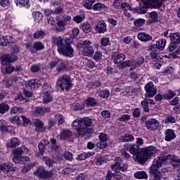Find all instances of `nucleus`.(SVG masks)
Segmentation results:
<instances>
[{
	"mask_svg": "<svg viewBox=\"0 0 180 180\" xmlns=\"http://www.w3.org/2000/svg\"><path fill=\"white\" fill-rule=\"evenodd\" d=\"M164 0H155V1L153 3V7L157 8L158 9H160V11H163L162 8V1Z\"/></svg>",
	"mask_w": 180,
	"mask_h": 180,
	"instance_id": "obj_47",
	"label": "nucleus"
},
{
	"mask_svg": "<svg viewBox=\"0 0 180 180\" xmlns=\"http://www.w3.org/2000/svg\"><path fill=\"white\" fill-rule=\"evenodd\" d=\"M134 177L137 178V179H147L148 178V175L144 171L137 172L134 174Z\"/></svg>",
	"mask_w": 180,
	"mask_h": 180,
	"instance_id": "obj_34",
	"label": "nucleus"
},
{
	"mask_svg": "<svg viewBox=\"0 0 180 180\" xmlns=\"http://www.w3.org/2000/svg\"><path fill=\"white\" fill-rule=\"evenodd\" d=\"M40 82H37L36 80L32 79L28 82V86L32 89H34V88H40Z\"/></svg>",
	"mask_w": 180,
	"mask_h": 180,
	"instance_id": "obj_36",
	"label": "nucleus"
},
{
	"mask_svg": "<svg viewBox=\"0 0 180 180\" xmlns=\"http://www.w3.org/2000/svg\"><path fill=\"white\" fill-rule=\"evenodd\" d=\"M169 38L171 39L172 43H174L176 44H179V32H176L169 34Z\"/></svg>",
	"mask_w": 180,
	"mask_h": 180,
	"instance_id": "obj_31",
	"label": "nucleus"
},
{
	"mask_svg": "<svg viewBox=\"0 0 180 180\" xmlns=\"http://www.w3.org/2000/svg\"><path fill=\"white\" fill-rule=\"evenodd\" d=\"M86 106H95L96 105V100L92 97H89L84 101Z\"/></svg>",
	"mask_w": 180,
	"mask_h": 180,
	"instance_id": "obj_38",
	"label": "nucleus"
},
{
	"mask_svg": "<svg viewBox=\"0 0 180 180\" xmlns=\"http://www.w3.org/2000/svg\"><path fill=\"white\" fill-rule=\"evenodd\" d=\"M120 140L122 141V143H127L129 141H133V140H134V136H133V135H130L129 134H127L125 136H121Z\"/></svg>",
	"mask_w": 180,
	"mask_h": 180,
	"instance_id": "obj_37",
	"label": "nucleus"
},
{
	"mask_svg": "<svg viewBox=\"0 0 180 180\" xmlns=\"http://www.w3.org/2000/svg\"><path fill=\"white\" fill-rule=\"evenodd\" d=\"M148 51H150V55L153 60H157L158 58V55L160 54V51H158L155 44H152L148 47Z\"/></svg>",
	"mask_w": 180,
	"mask_h": 180,
	"instance_id": "obj_18",
	"label": "nucleus"
},
{
	"mask_svg": "<svg viewBox=\"0 0 180 180\" xmlns=\"http://www.w3.org/2000/svg\"><path fill=\"white\" fill-rule=\"evenodd\" d=\"M85 19V14H83L82 16L81 15H76L74 17L73 20L76 22V23H81Z\"/></svg>",
	"mask_w": 180,
	"mask_h": 180,
	"instance_id": "obj_56",
	"label": "nucleus"
},
{
	"mask_svg": "<svg viewBox=\"0 0 180 180\" xmlns=\"http://www.w3.org/2000/svg\"><path fill=\"white\" fill-rule=\"evenodd\" d=\"M121 9L123 11L129 10L131 11V6H130V4H127V2H122L121 4Z\"/></svg>",
	"mask_w": 180,
	"mask_h": 180,
	"instance_id": "obj_61",
	"label": "nucleus"
},
{
	"mask_svg": "<svg viewBox=\"0 0 180 180\" xmlns=\"http://www.w3.org/2000/svg\"><path fill=\"white\" fill-rule=\"evenodd\" d=\"M51 43L53 46H57L58 53L65 57H72L74 49L71 47L72 39L67 38L64 40L63 37L53 36L51 37Z\"/></svg>",
	"mask_w": 180,
	"mask_h": 180,
	"instance_id": "obj_2",
	"label": "nucleus"
},
{
	"mask_svg": "<svg viewBox=\"0 0 180 180\" xmlns=\"http://www.w3.org/2000/svg\"><path fill=\"white\" fill-rule=\"evenodd\" d=\"M112 58L113 60V63L115 64H123V61H124L126 58V55L123 53H115L112 56Z\"/></svg>",
	"mask_w": 180,
	"mask_h": 180,
	"instance_id": "obj_16",
	"label": "nucleus"
},
{
	"mask_svg": "<svg viewBox=\"0 0 180 180\" xmlns=\"http://www.w3.org/2000/svg\"><path fill=\"white\" fill-rule=\"evenodd\" d=\"M9 121L11 123H14L15 124H20V118L18 116H14L13 117H10Z\"/></svg>",
	"mask_w": 180,
	"mask_h": 180,
	"instance_id": "obj_55",
	"label": "nucleus"
},
{
	"mask_svg": "<svg viewBox=\"0 0 180 180\" xmlns=\"http://www.w3.org/2000/svg\"><path fill=\"white\" fill-rule=\"evenodd\" d=\"M72 136V133L68 129H63L60 134V140H65V139H70Z\"/></svg>",
	"mask_w": 180,
	"mask_h": 180,
	"instance_id": "obj_24",
	"label": "nucleus"
},
{
	"mask_svg": "<svg viewBox=\"0 0 180 180\" xmlns=\"http://www.w3.org/2000/svg\"><path fill=\"white\" fill-rule=\"evenodd\" d=\"M33 123L36 127H38V129H41V131H44V128H43V126H44V124L39 119L34 120Z\"/></svg>",
	"mask_w": 180,
	"mask_h": 180,
	"instance_id": "obj_42",
	"label": "nucleus"
},
{
	"mask_svg": "<svg viewBox=\"0 0 180 180\" xmlns=\"http://www.w3.org/2000/svg\"><path fill=\"white\" fill-rule=\"evenodd\" d=\"M118 68H121L123 70V68H126V67H132V68L134 70L135 68H137L139 67L137 65L136 62L130 61V60H125L122 63L119 64L117 65Z\"/></svg>",
	"mask_w": 180,
	"mask_h": 180,
	"instance_id": "obj_19",
	"label": "nucleus"
},
{
	"mask_svg": "<svg viewBox=\"0 0 180 180\" xmlns=\"http://www.w3.org/2000/svg\"><path fill=\"white\" fill-rule=\"evenodd\" d=\"M109 95H110V92H109L108 89H104L101 91L99 94V96H101V98H103L105 99L107 98H109Z\"/></svg>",
	"mask_w": 180,
	"mask_h": 180,
	"instance_id": "obj_51",
	"label": "nucleus"
},
{
	"mask_svg": "<svg viewBox=\"0 0 180 180\" xmlns=\"http://www.w3.org/2000/svg\"><path fill=\"white\" fill-rule=\"evenodd\" d=\"M79 34V30L78 28H74L72 30V36L69 39H72V42L74 41V39L77 38V36Z\"/></svg>",
	"mask_w": 180,
	"mask_h": 180,
	"instance_id": "obj_58",
	"label": "nucleus"
},
{
	"mask_svg": "<svg viewBox=\"0 0 180 180\" xmlns=\"http://www.w3.org/2000/svg\"><path fill=\"white\" fill-rule=\"evenodd\" d=\"M104 8H106V6L103 4L101 3L95 4L92 7L94 11H102Z\"/></svg>",
	"mask_w": 180,
	"mask_h": 180,
	"instance_id": "obj_48",
	"label": "nucleus"
},
{
	"mask_svg": "<svg viewBox=\"0 0 180 180\" xmlns=\"http://www.w3.org/2000/svg\"><path fill=\"white\" fill-rule=\"evenodd\" d=\"M72 88V80L71 77L68 75H63L58 77L56 82V89L61 92L65 89V91H70V89Z\"/></svg>",
	"mask_w": 180,
	"mask_h": 180,
	"instance_id": "obj_4",
	"label": "nucleus"
},
{
	"mask_svg": "<svg viewBox=\"0 0 180 180\" xmlns=\"http://www.w3.org/2000/svg\"><path fill=\"white\" fill-rule=\"evenodd\" d=\"M144 112H149L150 109H148V101H147V98H146L144 101H141V103Z\"/></svg>",
	"mask_w": 180,
	"mask_h": 180,
	"instance_id": "obj_53",
	"label": "nucleus"
},
{
	"mask_svg": "<svg viewBox=\"0 0 180 180\" xmlns=\"http://www.w3.org/2000/svg\"><path fill=\"white\" fill-rule=\"evenodd\" d=\"M3 169V172H15L16 171V167H12V164L5 163L1 165Z\"/></svg>",
	"mask_w": 180,
	"mask_h": 180,
	"instance_id": "obj_28",
	"label": "nucleus"
},
{
	"mask_svg": "<svg viewBox=\"0 0 180 180\" xmlns=\"http://www.w3.org/2000/svg\"><path fill=\"white\" fill-rule=\"evenodd\" d=\"M137 37L139 40H141V41H145V43H146V41L153 40V37L146 32L139 33Z\"/></svg>",
	"mask_w": 180,
	"mask_h": 180,
	"instance_id": "obj_20",
	"label": "nucleus"
},
{
	"mask_svg": "<svg viewBox=\"0 0 180 180\" xmlns=\"http://www.w3.org/2000/svg\"><path fill=\"white\" fill-rule=\"evenodd\" d=\"M144 23H146V20L143 18L136 19L134 22L136 29H139L141 26H144Z\"/></svg>",
	"mask_w": 180,
	"mask_h": 180,
	"instance_id": "obj_35",
	"label": "nucleus"
},
{
	"mask_svg": "<svg viewBox=\"0 0 180 180\" xmlns=\"http://www.w3.org/2000/svg\"><path fill=\"white\" fill-rule=\"evenodd\" d=\"M16 61L15 56H11L9 54H6L1 57V64L3 65H6L9 63H15Z\"/></svg>",
	"mask_w": 180,
	"mask_h": 180,
	"instance_id": "obj_15",
	"label": "nucleus"
},
{
	"mask_svg": "<svg viewBox=\"0 0 180 180\" xmlns=\"http://www.w3.org/2000/svg\"><path fill=\"white\" fill-rule=\"evenodd\" d=\"M30 0H18L17 5H21V6H24L25 8H29L30 6L29 5Z\"/></svg>",
	"mask_w": 180,
	"mask_h": 180,
	"instance_id": "obj_50",
	"label": "nucleus"
},
{
	"mask_svg": "<svg viewBox=\"0 0 180 180\" xmlns=\"http://www.w3.org/2000/svg\"><path fill=\"white\" fill-rule=\"evenodd\" d=\"M129 151L134 155V160L138 162H143V148H140L139 145H131L129 147Z\"/></svg>",
	"mask_w": 180,
	"mask_h": 180,
	"instance_id": "obj_5",
	"label": "nucleus"
},
{
	"mask_svg": "<svg viewBox=\"0 0 180 180\" xmlns=\"http://www.w3.org/2000/svg\"><path fill=\"white\" fill-rule=\"evenodd\" d=\"M92 44V42H91L90 40L86 39L85 41H81L79 44H78V47L79 49H88V47H91V45Z\"/></svg>",
	"mask_w": 180,
	"mask_h": 180,
	"instance_id": "obj_30",
	"label": "nucleus"
},
{
	"mask_svg": "<svg viewBox=\"0 0 180 180\" xmlns=\"http://www.w3.org/2000/svg\"><path fill=\"white\" fill-rule=\"evenodd\" d=\"M33 18L37 23H39L40 20H41L43 18V14L40 12L34 13Z\"/></svg>",
	"mask_w": 180,
	"mask_h": 180,
	"instance_id": "obj_49",
	"label": "nucleus"
},
{
	"mask_svg": "<svg viewBox=\"0 0 180 180\" xmlns=\"http://www.w3.org/2000/svg\"><path fill=\"white\" fill-rule=\"evenodd\" d=\"M7 127H8L6 126V122H5V120H0V131H1V133H4V131H6Z\"/></svg>",
	"mask_w": 180,
	"mask_h": 180,
	"instance_id": "obj_54",
	"label": "nucleus"
},
{
	"mask_svg": "<svg viewBox=\"0 0 180 180\" xmlns=\"http://www.w3.org/2000/svg\"><path fill=\"white\" fill-rule=\"evenodd\" d=\"M64 158L67 161H72L73 160V155L70 151L65 152Z\"/></svg>",
	"mask_w": 180,
	"mask_h": 180,
	"instance_id": "obj_57",
	"label": "nucleus"
},
{
	"mask_svg": "<svg viewBox=\"0 0 180 180\" xmlns=\"http://www.w3.org/2000/svg\"><path fill=\"white\" fill-rule=\"evenodd\" d=\"M175 95V93L172 90H169L167 94H164V98L165 99L169 100L172 99Z\"/></svg>",
	"mask_w": 180,
	"mask_h": 180,
	"instance_id": "obj_52",
	"label": "nucleus"
},
{
	"mask_svg": "<svg viewBox=\"0 0 180 180\" xmlns=\"http://www.w3.org/2000/svg\"><path fill=\"white\" fill-rule=\"evenodd\" d=\"M165 134V139L166 140V141H171V140H174V139L176 137V135H175V132H174V130L172 129H167Z\"/></svg>",
	"mask_w": 180,
	"mask_h": 180,
	"instance_id": "obj_21",
	"label": "nucleus"
},
{
	"mask_svg": "<svg viewBox=\"0 0 180 180\" xmlns=\"http://www.w3.org/2000/svg\"><path fill=\"white\" fill-rule=\"evenodd\" d=\"M42 161H44L46 165L48 167H53V165L54 164V160L46 156L43 157Z\"/></svg>",
	"mask_w": 180,
	"mask_h": 180,
	"instance_id": "obj_44",
	"label": "nucleus"
},
{
	"mask_svg": "<svg viewBox=\"0 0 180 180\" xmlns=\"http://www.w3.org/2000/svg\"><path fill=\"white\" fill-rule=\"evenodd\" d=\"M12 37L8 36V37H3L0 39V46H11L12 44Z\"/></svg>",
	"mask_w": 180,
	"mask_h": 180,
	"instance_id": "obj_22",
	"label": "nucleus"
},
{
	"mask_svg": "<svg viewBox=\"0 0 180 180\" xmlns=\"http://www.w3.org/2000/svg\"><path fill=\"white\" fill-rule=\"evenodd\" d=\"M11 115H16V113H23V109L14 106L11 108Z\"/></svg>",
	"mask_w": 180,
	"mask_h": 180,
	"instance_id": "obj_45",
	"label": "nucleus"
},
{
	"mask_svg": "<svg viewBox=\"0 0 180 180\" xmlns=\"http://www.w3.org/2000/svg\"><path fill=\"white\" fill-rule=\"evenodd\" d=\"M33 174L40 179H50V178H53L54 175L52 171H47L43 167H38Z\"/></svg>",
	"mask_w": 180,
	"mask_h": 180,
	"instance_id": "obj_6",
	"label": "nucleus"
},
{
	"mask_svg": "<svg viewBox=\"0 0 180 180\" xmlns=\"http://www.w3.org/2000/svg\"><path fill=\"white\" fill-rule=\"evenodd\" d=\"M94 122H95V120L86 117L73 121L72 126L75 127L79 137L86 138L95 133L94 128H89L95 126Z\"/></svg>",
	"mask_w": 180,
	"mask_h": 180,
	"instance_id": "obj_1",
	"label": "nucleus"
},
{
	"mask_svg": "<svg viewBox=\"0 0 180 180\" xmlns=\"http://www.w3.org/2000/svg\"><path fill=\"white\" fill-rule=\"evenodd\" d=\"M146 98H153L157 95V87L154 86L153 82H149L145 85Z\"/></svg>",
	"mask_w": 180,
	"mask_h": 180,
	"instance_id": "obj_11",
	"label": "nucleus"
},
{
	"mask_svg": "<svg viewBox=\"0 0 180 180\" xmlns=\"http://www.w3.org/2000/svg\"><path fill=\"white\" fill-rule=\"evenodd\" d=\"M158 150L154 146H150L142 148V163L146 162L148 158H151L154 154L157 153Z\"/></svg>",
	"mask_w": 180,
	"mask_h": 180,
	"instance_id": "obj_7",
	"label": "nucleus"
},
{
	"mask_svg": "<svg viewBox=\"0 0 180 180\" xmlns=\"http://www.w3.org/2000/svg\"><path fill=\"white\" fill-rule=\"evenodd\" d=\"M145 124L146 127L148 130L154 131L158 129V127L160 126V122H158V120H157L156 119L152 118L146 121Z\"/></svg>",
	"mask_w": 180,
	"mask_h": 180,
	"instance_id": "obj_13",
	"label": "nucleus"
},
{
	"mask_svg": "<svg viewBox=\"0 0 180 180\" xmlns=\"http://www.w3.org/2000/svg\"><path fill=\"white\" fill-rule=\"evenodd\" d=\"M148 11L147 6L146 5H140V6H137L134 8V12H136L137 13H140L141 15H143L144 13H146Z\"/></svg>",
	"mask_w": 180,
	"mask_h": 180,
	"instance_id": "obj_32",
	"label": "nucleus"
},
{
	"mask_svg": "<svg viewBox=\"0 0 180 180\" xmlns=\"http://www.w3.org/2000/svg\"><path fill=\"white\" fill-rule=\"evenodd\" d=\"M55 117L58 120V126H61V124H64V123H65V117H64L63 115L56 114L55 115Z\"/></svg>",
	"mask_w": 180,
	"mask_h": 180,
	"instance_id": "obj_40",
	"label": "nucleus"
},
{
	"mask_svg": "<svg viewBox=\"0 0 180 180\" xmlns=\"http://www.w3.org/2000/svg\"><path fill=\"white\" fill-rule=\"evenodd\" d=\"M20 144V141H19V139H18V138H12L11 140L10 147L14 148V147H18V146H19Z\"/></svg>",
	"mask_w": 180,
	"mask_h": 180,
	"instance_id": "obj_43",
	"label": "nucleus"
},
{
	"mask_svg": "<svg viewBox=\"0 0 180 180\" xmlns=\"http://www.w3.org/2000/svg\"><path fill=\"white\" fill-rule=\"evenodd\" d=\"M50 144V141L46 139H42L38 144V148L39 151V155L43 156L45 150H46V147Z\"/></svg>",
	"mask_w": 180,
	"mask_h": 180,
	"instance_id": "obj_17",
	"label": "nucleus"
},
{
	"mask_svg": "<svg viewBox=\"0 0 180 180\" xmlns=\"http://www.w3.org/2000/svg\"><path fill=\"white\" fill-rule=\"evenodd\" d=\"M175 159L174 155H165L162 154L158 158L153 160V163L156 164L158 167H161L162 164H167V162H173Z\"/></svg>",
	"mask_w": 180,
	"mask_h": 180,
	"instance_id": "obj_9",
	"label": "nucleus"
},
{
	"mask_svg": "<svg viewBox=\"0 0 180 180\" xmlns=\"http://www.w3.org/2000/svg\"><path fill=\"white\" fill-rule=\"evenodd\" d=\"M109 43H110V40L108 37H103L101 40V44L103 47H106V46H108Z\"/></svg>",
	"mask_w": 180,
	"mask_h": 180,
	"instance_id": "obj_59",
	"label": "nucleus"
},
{
	"mask_svg": "<svg viewBox=\"0 0 180 180\" xmlns=\"http://www.w3.org/2000/svg\"><path fill=\"white\" fill-rule=\"evenodd\" d=\"M129 166L127 164L123 163L122 158L117 157L115 160V164L111 165V169L115 171L114 176L115 179H122L124 171H127Z\"/></svg>",
	"mask_w": 180,
	"mask_h": 180,
	"instance_id": "obj_3",
	"label": "nucleus"
},
{
	"mask_svg": "<svg viewBox=\"0 0 180 180\" xmlns=\"http://www.w3.org/2000/svg\"><path fill=\"white\" fill-rule=\"evenodd\" d=\"M94 59L95 61H99V60H102V53H101V51H96L94 56Z\"/></svg>",
	"mask_w": 180,
	"mask_h": 180,
	"instance_id": "obj_62",
	"label": "nucleus"
},
{
	"mask_svg": "<svg viewBox=\"0 0 180 180\" xmlns=\"http://www.w3.org/2000/svg\"><path fill=\"white\" fill-rule=\"evenodd\" d=\"M8 110H9V105H8V104H0V113H1V115H4V113H6Z\"/></svg>",
	"mask_w": 180,
	"mask_h": 180,
	"instance_id": "obj_46",
	"label": "nucleus"
},
{
	"mask_svg": "<svg viewBox=\"0 0 180 180\" xmlns=\"http://www.w3.org/2000/svg\"><path fill=\"white\" fill-rule=\"evenodd\" d=\"M53 101V97L50 91H45L44 92L43 103H50Z\"/></svg>",
	"mask_w": 180,
	"mask_h": 180,
	"instance_id": "obj_29",
	"label": "nucleus"
},
{
	"mask_svg": "<svg viewBox=\"0 0 180 180\" xmlns=\"http://www.w3.org/2000/svg\"><path fill=\"white\" fill-rule=\"evenodd\" d=\"M100 143H98V147L99 148H106L108 147V140H109V138H108V135L104 133L100 134L98 136Z\"/></svg>",
	"mask_w": 180,
	"mask_h": 180,
	"instance_id": "obj_14",
	"label": "nucleus"
},
{
	"mask_svg": "<svg viewBox=\"0 0 180 180\" xmlns=\"http://www.w3.org/2000/svg\"><path fill=\"white\" fill-rule=\"evenodd\" d=\"M165 44H167V40L165 39H159L156 42V44H155V47H156L158 50H164Z\"/></svg>",
	"mask_w": 180,
	"mask_h": 180,
	"instance_id": "obj_27",
	"label": "nucleus"
},
{
	"mask_svg": "<svg viewBox=\"0 0 180 180\" xmlns=\"http://www.w3.org/2000/svg\"><path fill=\"white\" fill-rule=\"evenodd\" d=\"M13 161L15 164H20L22 165L25 164V157L14 156L13 158Z\"/></svg>",
	"mask_w": 180,
	"mask_h": 180,
	"instance_id": "obj_41",
	"label": "nucleus"
},
{
	"mask_svg": "<svg viewBox=\"0 0 180 180\" xmlns=\"http://www.w3.org/2000/svg\"><path fill=\"white\" fill-rule=\"evenodd\" d=\"M43 36H44V32L43 31H38L33 34L34 39H39V37H43Z\"/></svg>",
	"mask_w": 180,
	"mask_h": 180,
	"instance_id": "obj_64",
	"label": "nucleus"
},
{
	"mask_svg": "<svg viewBox=\"0 0 180 180\" xmlns=\"http://www.w3.org/2000/svg\"><path fill=\"white\" fill-rule=\"evenodd\" d=\"M82 29L84 33H89V32L92 30L91 24H89V22H84L83 24H82Z\"/></svg>",
	"mask_w": 180,
	"mask_h": 180,
	"instance_id": "obj_39",
	"label": "nucleus"
},
{
	"mask_svg": "<svg viewBox=\"0 0 180 180\" xmlns=\"http://www.w3.org/2000/svg\"><path fill=\"white\" fill-rule=\"evenodd\" d=\"M25 151H26V147L21 146L20 148H17L13 150V154L14 155V157H20Z\"/></svg>",
	"mask_w": 180,
	"mask_h": 180,
	"instance_id": "obj_26",
	"label": "nucleus"
},
{
	"mask_svg": "<svg viewBox=\"0 0 180 180\" xmlns=\"http://www.w3.org/2000/svg\"><path fill=\"white\" fill-rule=\"evenodd\" d=\"M136 65L138 67H140V65H142V64H144V57L139 56L136 58Z\"/></svg>",
	"mask_w": 180,
	"mask_h": 180,
	"instance_id": "obj_63",
	"label": "nucleus"
},
{
	"mask_svg": "<svg viewBox=\"0 0 180 180\" xmlns=\"http://www.w3.org/2000/svg\"><path fill=\"white\" fill-rule=\"evenodd\" d=\"M161 167V166H158L155 163H153L150 167V174L153 175V180H166L167 177L164 176V174L158 170V168Z\"/></svg>",
	"mask_w": 180,
	"mask_h": 180,
	"instance_id": "obj_8",
	"label": "nucleus"
},
{
	"mask_svg": "<svg viewBox=\"0 0 180 180\" xmlns=\"http://www.w3.org/2000/svg\"><path fill=\"white\" fill-rule=\"evenodd\" d=\"M94 53L92 46L84 49L82 51V56H84V57H91V56H94Z\"/></svg>",
	"mask_w": 180,
	"mask_h": 180,
	"instance_id": "obj_25",
	"label": "nucleus"
},
{
	"mask_svg": "<svg viewBox=\"0 0 180 180\" xmlns=\"http://www.w3.org/2000/svg\"><path fill=\"white\" fill-rule=\"evenodd\" d=\"M65 70H67L65 63L63 61H58V64L56 65V71L58 72H63Z\"/></svg>",
	"mask_w": 180,
	"mask_h": 180,
	"instance_id": "obj_33",
	"label": "nucleus"
},
{
	"mask_svg": "<svg viewBox=\"0 0 180 180\" xmlns=\"http://www.w3.org/2000/svg\"><path fill=\"white\" fill-rule=\"evenodd\" d=\"M106 31V24L105 22H99L96 26V32H98V33H105Z\"/></svg>",
	"mask_w": 180,
	"mask_h": 180,
	"instance_id": "obj_23",
	"label": "nucleus"
},
{
	"mask_svg": "<svg viewBox=\"0 0 180 180\" xmlns=\"http://www.w3.org/2000/svg\"><path fill=\"white\" fill-rule=\"evenodd\" d=\"M71 20V16L65 15L63 17V20H58L56 22V27H55V32L56 33H61L65 30V26L67 25V22Z\"/></svg>",
	"mask_w": 180,
	"mask_h": 180,
	"instance_id": "obj_10",
	"label": "nucleus"
},
{
	"mask_svg": "<svg viewBox=\"0 0 180 180\" xmlns=\"http://www.w3.org/2000/svg\"><path fill=\"white\" fill-rule=\"evenodd\" d=\"M32 72H39L40 71V65H32L30 66Z\"/></svg>",
	"mask_w": 180,
	"mask_h": 180,
	"instance_id": "obj_60",
	"label": "nucleus"
},
{
	"mask_svg": "<svg viewBox=\"0 0 180 180\" xmlns=\"http://www.w3.org/2000/svg\"><path fill=\"white\" fill-rule=\"evenodd\" d=\"M26 49L30 51L31 54H34L36 51H40V50H44V45L41 41L34 42L33 46L32 44H26Z\"/></svg>",
	"mask_w": 180,
	"mask_h": 180,
	"instance_id": "obj_12",
	"label": "nucleus"
}]
</instances>
